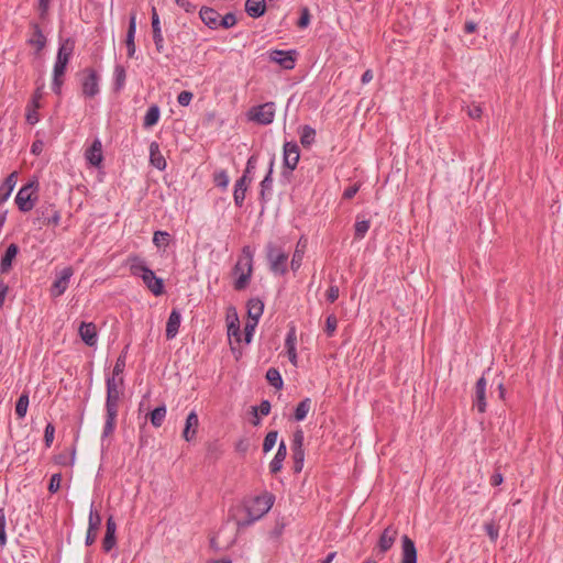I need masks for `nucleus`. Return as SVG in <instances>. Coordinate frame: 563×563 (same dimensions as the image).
<instances>
[{
  "instance_id": "22",
  "label": "nucleus",
  "mask_w": 563,
  "mask_h": 563,
  "mask_svg": "<svg viewBox=\"0 0 563 563\" xmlns=\"http://www.w3.org/2000/svg\"><path fill=\"white\" fill-rule=\"evenodd\" d=\"M79 336L88 346L92 347L98 342L97 327L93 322H81L78 329Z\"/></svg>"
},
{
  "instance_id": "18",
  "label": "nucleus",
  "mask_w": 563,
  "mask_h": 563,
  "mask_svg": "<svg viewBox=\"0 0 563 563\" xmlns=\"http://www.w3.org/2000/svg\"><path fill=\"white\" fill-rule=\"evenodd\" d=\"M486 388L487 380L484 376L479 377L475 384L474 395H473V407H475L478 412L484 413L486 411L487 402H486Z\"/></svg>"
},
{
  "instance_id": "44",
  "label": "nucleus",
  "mask_w": 563,
  "mask_h": 563,
  "mask_svg": "<svg viewBox=\"0 0 563 563\" xmlns=\"http://www.w3.org/2000/svg\"><path fill=\"white\" fill-rule=\"evenodd\" d=\"M266 379L273 387H275L277 389H280L283 387L284 382H283L282 375H280L279 371L275 367H271L267 369Z\"/></svg>"
},
{
  "instance_id": "34",
  "label": "nucleus",
  "mask_w": 563,
  "mask_h": 563,
  "mask_svg": "<svg viewBox=\"0 0 563 563\" xmlns=\"http://www.w3.org/2000/svg\"><path fill=\"white\" fill-rule=\"evenodd\" d=\"M249 184L250 183H247L245 180V177H240L235 181L234 190H233V199H234V203H235L236 207L241 208L243 206Z\"/></svg>"
},
{
  "instance_id": "29",
  "label": "nucleus",
  "mask_w": 563,
  "mask_h": 563,
  "mask_svg": "<svg viewBox=\"0 0 563 563\" xmlns=\"http://www.w3.org/2000/svg\"><path fill=\"white\" fill-rule=\"evenodd\" d=\"M18 179V173L12 172L0 185V205L4 203L11 196Z\"/></svg>"
},
{
  "instance_id": "8",
  "label": "nucleus",
  "mask_w": 563,
  "mask_h": 563,
  "mask_svg": "<svg viewBox=\"0 0 563 563\" xmlns=\"http://www.w3.org/2000/svg\"><path fill=\"white\" fill-rule=\"evenodd\" d=\"M80 87L85 98H95L100 92V75L93 68H86L80 74Z\"/></svg>"
},
{
  "instance_id": "27",
  "label": "nucleus",
  "mask_w": 563,
  "mask_h": 563,
  "mask_svg": "<svg viewBox=\"0 0 563 563\" xmlns=\"http://www.w3.org/2000/svg\"><path fill=\"white\" fill-rule=\"evenodd\" d=\"M198 426H199L198 415L196 413V411L189 412V415L186 418L185 428L183 431V438L188 442L194 440L196 437V433H197Z\"/></svg>"
},
{
  "instance_id": "45",
  "label": "nucleus",
  "mask_w": 563,
  "mask_h": 563,
  "mask_svg": "<svg viewBox=\"0 0 563 563\" xmlns=\"http://www.w3.org/2000/svg\"><path fill=\"white\" fill-rule=\"evenodd\" d=\"M256 167H257V156L251 155L247 158L245 169L241 177H245V180L251 184L253 180V174L255 173Z\"/></svg>"
},
{
  "instance_id": "33",
  "label": "nucleus",
  "mask_w": 563,
  "mask_h": 563,
  "mask_svg": "<svg viewBox=\"0 0 563 563\" xmlns=\"http://www.w3.org/2000/svg\"><path fill=\"white\" fill-rule=\"evenodd\" d=\"M75 49V41L71 37L59 38L56 56L66 60H70Z\"/></svg>"
},
{
  "instance_id": "37",
  "label": "nucleus",
  "mask_w": 563,
  "mask_h": 563,
  "mask_svg": "<svg viewBox=\"0 0 563 563\" xmlns=\"http://www.w3.org/2000/svg\"><path fill=\"white\" fill-rule=\"evenodd\" d=\"M126 70L121 64H115L113 69V90L120 91L125 86Z\"/></svg>"
},
{
  "instance_id": "38",
  "label": "nucleus",
  "mask_w": 563,
  "mask_h": 563,
  "mask_svg": "<svg viewBox=\"0 0 563 563\" xmlns=\"http://www.w3.org/2000/svg\"><path fill=\"white\" fill-rule=\"evenodd\" d=\"M161 117V109L157 104H152L148 107L144 118H143V126L145 129L152 128L157 124Z\"/></svg>"
},
{
  "instance_id": "52",
  "label": "nucleus",
  "mask_w": 563,
  "mask_h": 563,
  "mask_svg": "<svg viewBox=\"0 0 563 563\" xmlns=\"http://www.w3.org/2000/svg\"><path fill=\"white\" fill-rule=\"evenodd\" d=\"M236 22H238V20H236L235 14L232 12H229L224 16H222V18L220 16V20L218 23V29L219 27L231 29L236 24Z\"/></svg>"
},
{
  "instance_id": "6",
  "label": "nucleus",
  "mask_w": 563,
  "mask_h": 563,
  "mask_svg": "<svg viewBox=\"0 0 563 563\" xmlns=\"http://www.w3.org/2000/svg\"><path fill=\"white\" fill-rule=\"evenodd\" d=\"M60 221V213L51 202L41 203L35 210L34 224L42 227H56Z\"/></svg>"
},
{
  "instance_id": "39",
  "label": "nucleus",
  "mask_w": 563,
  "mask_h": 563,
  "mask_svg": "<svg viewBox=\"0 0 563 563\" xmlns=\"http://www.w3.org/2000/svg\"><path fill=\"white\" fill-rule=\"evenodd\" d=\"M312 401L309 397L303 398L295 408L294 419L303 421L311 409Z\"/></svg>"
},
{
  "instance_id": "46",
  "label": "nucleus",
  "mask_w": 563,
  "mask_h": 563,
  "mask_svg": "<svg viewBox=\"0 0 563 563\" xmlns=\"http://www.w3.org/2000/svg\"><path fill=\"white\" fill-rule=\"evenodd\" d=\"M369 227H371V222L368 219H360V217H357L356 222L354 224L355 238H357V239L364 238L365 234L367 233Z\"/></svg>"
},
{
  "instance_id": "1",
  "label": "nucleus",
  "mask_w": 563,
  "mask_h": 563,
  "mask_svg": "<svg viewBox=\"0 0 563 563\" xmlns=\"http://www.w3.org/2000/svg\"><path fill=\"white\" fill-rule=\"evenodd\" d=\"M123 377L107 376L106 386H107V399H106V421L101 434V439H106L110 437L117 426V417H118V405L120 400V387L123 385Z\"/></svg>"
},
{
  "instance_id": "42",
  "label": "nucleus",
  "mask_w": 563,
  "mask_h": 563,
  "mask_svg": "<svg viewBox=\"0 0 563 563\" xmlns=\"http://www.w3.org/2000/svg\"><path fill=\"white\" fill-rule=\"evenodd\" d=\"M128 349H129V345H126L120 353V355L118 356L117 361H115V364L113 366V369H112V375L113 377H122V374L124 372V368H125V363H126V355H128Z\"/></svg>"
},
{
  "instance_id": "21",
  "label": "nucleus",
  "mask_w": 563,
  "mask_h": 563,
  "mask_svg": "<svg viewBox=\"0 0 563 563\" xmlns=\"http://www.w3.org/2000/svg\"><path fill=\"white\" fill-rule=\"evenodd\" d=\"M30 26L32 29V34L26 40V43L30 46L35 47L36 53H40L46 46V43H47L46 36L43 34V31L38 23L31 22Z\"/></svg>"
},
{
  "instance_id": "19",
  "label": "nucleus",
  "mask_w": 563,
  "mask_h": 563,
  "mask_svg": "<svg viewBox=\"0 0 563 563\" xmlns=\"http://www.w3.org/2000/svg\"><path fill=\"white\" fill-rule=\"evenodd\" d=\"M85 158L93 167H99L103 161L102 154V142L99 137H96L92 144L86 148Z\"/></svg>"
},
{
  "instance_id": "55",
  "label": "nucleus",
  "mask_w": 563,
  "mask_h": 563,
  "mask_svg": "<svg viewBox=\"0 0 563 563\" xmlns=\"http://www.w3.org/2000/svg\"><path fill=\"white\" fill-rule=\"evenodd\" d=\"M305 433L301 429H297L292 434L291 450H303Z\"/></svg>"
},
{
  "instance_id": "32",
  "label": "nucleus",
  "mask_w": 563,
  "mask_h": 563,
  "mask_svg": "<svg viewBox=\"0 0 563 563\" xmlns=\"http://www.w3.org/2000/svg\"><path fill=\"white\" fill-rule=\"evenodd\" d=\"M245 12L252 19H258L266 12V0H246Z\"/></svg>"
},
{
  "instance_id": "13",
  "label": "nucleus",
  "mask_w": 563,
  "mask_h": 563,
  "mask_svg": "<svg viewBox=\"0 0 563 563\" xmlns=\"http://www.w3.org/2000/svg\"><path fill=\"white\" fill-rule=\"evenodd\" d=\"M74 269L70 266L64 267L51 286L49 292L53 298L60 297L68 288Z\"/></svg>"
},
{
  "instance_id": "9",
  "label": "nucleus",
  "mask_w": 563,
  "mask_h": 563,
  "mask_svg": "<svg viewBox=\"0 0 563 563\" xmlns=\"http://www.w3.org/2000/svg\"><path fill=\"white\" fill-rule=\"evenodd\" d=\"M398 528L395 525H388L380 533L373 552L376 558L383 559L384 555L393 548L397 537Z\"/></svg>"
},
{
  "instance_id": "7",
  "label": "nucleus",
  "mask_w": 563,
  "mask_h": 563,
  "mask_svg": "<svg viewBox=\"0 0 563 563\" xmlns=\"http://www.w3.org/2000/svg\"><path fill=\"white\" fill-rule=\"evenodd\" d=\"M300 159V148L296 141H286L283 145V165L285 169L282 173L283 178H289L296 169Z\"/></svg>"
},
{
  "instance_id": "23",
  "label": "nucleus",
  "mask_w": 563,
  "mask_h": 563,
  "mask_svg": "<svg viewBox=\"0 0 563 563\" xmlns=\"http://www.w3.org/2000/svg\"><path fill=\"white\" fill-rule=\"evenodd\" d=\"M401 563H417L415 542L407 534L401 537Z\"/></svg>"
},
{
  "instance_id": "58",
  "label": "nucleus",
  "mask_w": 563,
  "mask_h": 563,
  "mask_svg": "<svg viewBox=\"0 0 563 563\" xmlns=\"http://www.w3.org/2000/svg\"><path fill=\"white\" fill-rule=\"evenodd\" d=\"M5 525V511L3 508H0V547H4L7 543Z\"/></svg>"
},
{
  "instance_id": "17",
  "label": "nucleus",
  "mask_w": 563,
  "mask_h": 563,
  "mask_svg": "<svg viewBox=\"0 0 563 563\" xmlns=\"http://www.w3.org/2000/svg\"><path fill=\"white\" fill-rule=\"evenodd\" d=\"M68 60L59 58L56 56L54 66H53V79H52V90L56 95H60L62 87L64 84V75L66 73V68L68 65Z\"/></svg>"
},
{
  "instance_id": "47",
  "label": "nucleus",
  "mask_w": 563,
  "mask_h": 563,
  "mask_svg": "<svg viewBox=\"0 0 563 563\" xmlns=\"http://www.w3.org/2000/svg\"><path fill=\"white\" fill-rule=\"evenodd\" d=\"M75 455H76V450L74 448V449H71L70 456H68V454L66 452H62L55 456L54 461L56 464H58L60 466L74 465Z\"/></svg>"
},
{
  "instance_id": "50",
  "label": "nucleus",
  "mask_w": 563,
  "mask_h": 563,
  "mask_svg": "<svg viewBox=\"0 0 563 563\" xmlns=\"http://www.w3.org/2000/svg\"><path fill=\"white\" fill-rule=\"evenodd\" d=\"M292 460H294V472L300 473L303 467L305 450H294L292 451Z\"/></svg>"
},
{
  "instance_id": "25",
  "label": "nucleus",
  "mask_w": 563,
  "mask_h": 563,
  "mask_svg": "<svg viewBox=\"0 0 563 563\" xmlns=\"http://www.w3.org/2000/svg\"><path fill=\"white\" fill-rule=\"evenodd\" d=\"M135 34H136V13H131L129 19V26L125 37L126 52L129 57H133L136 52L135 46Z\"/></svg>"
},
{
  "instance_id": "4",
  "label": "nucleus",
  "mask_w": 563,
  "mask_h": 563,
  "mask_svg": "<svg viewBox=\"0 0 563 563\" xmlns=\"http://www.w3.org/2000/svg\"><path fill=\"white\" fill-rule=\"evenodd\" d=\"M253 272V254L250 249H243L242 255L238 258L234 267L233 275L236 277L234 280V289L243 290L247 287Z\"/></svg>"
},
{
  "instance_id": "20",
  "label": "nucleus",
  "mask_w": 563,
  "mask_h": 563,
  "mask_svg": "<svg viewBox=\"0 0 563 563\" xmlns=\"http://www.w3.org/2000/svg\"><path fill=\"white\" fill-rule=\"evenodd\" d=\"M117 523L112 516L107 519L106 534L102 540V550L109 553L117 544Z\"/></svg>"
},
{
  "instance_id": "64",
  "label": "nucleus",
  "mask_w": 563,
  "mask_h": 563,
  "mask_svg": "<svg viewBox=\"0 0 563 563\" xmlns=\"http://www.w3.org/2000/svg\"><path fill=\"white\" fill-rule=\"evenodd\" d=\"M192 98V92L184 90L178 95L177 102L183 107H187L191 102Z\"/></svg>"
},
{
  "instance_id": "11",
  "label": "nucleus",
  "mask_w": 563,
  "mask_h": 563,
  "mask_svg": "<svg viewBox=\"0 0 563 563\" xmlns=\"http://www.w3.org/2000/svg\"><path fill=\"white\" fill-rule=\"evenodd\" d=\"M268 59L286 70H291L296 66L298 52L296 49H269L267 52Z\"/></svg>"
},
{
  "instance_id": "3",
  "label": "nucleus",
  "mask_w": 563,
  "mask_h": 563,
  "mask_svg": "<svg viewBox=\"0 0 563 563\" xmlns=\"http://www.w3.org/2000/svg\"><path fill=\"white\" fill-rule=\"evenodd\" d=\"M130 271L133 276L141 277L148 290L155 296L164 294V282L137 257L132 258Z\"/></svg>"
},
{
  "instance_id": "51",
  "label": "nucleus",
  "mask_w": 563,
  "mask_h": 563,
  "mask_svg": "<svg viewBox=\"0 0 563 563\" xmlns=\"http://www.w3.org/2000/svg\"><path fill=\"white\" fill-rule=\"evenodd\" d=\"M484 530L492 542H496L499 537V527L492 520L485 522Z\"/></svg>"
},
{
  "instance_id": "63",
  "label": "nucleus",
  "mask_w": 563,
  "mask_h": 563,
  "mask_svg": "<svg viewBox=\"0 0 563 563\" xmlns=\"http://www.w3.org/2000/svg\"><path fill=\"white\" fill-rule=\"evenodd\" d=\"M297 336H296V328L292 325L290 327L286 340H285V346L286 349L296 347Z\"/></svg>"
},
{
  "instance_id": "57",
  "label": "nucleus",
  "mask_w": 563,
  "mask_h": 563,
  "mask_svg": "<svg viewBox=\"0 0 563 563\" xmlns=\"http://www.w3.org/2000/svg\"><path fill=\"white\" fill-rule=\"evenodd\" d=\"M467 115L473 120H478L482 118L483 108L478 103H472L466 107Z\"/></svg>"
},
{
  "instance_id": "54",
  "label": "nucleus",
  "mask_w": 563,
  "mask_h": 563,
  "mask_svg": "<svg viewBox=\"0 0 563 563\" xmlns=\"http://www.w3.org/2000/svg\"><path fill=\"white\" fill-rule=\"evenodd\" d=\"M336 327H338V319L335 317V314H330L327 317V320H325V333L329 338L333 336L335 331H336Z\"/></svg>"
},
{
  "instance_id": "5",
  "label": "nucleus",
  "mask_w": 563,
  "mask_h": 563,
  "mask_svg": "<svg viewBox=\"0 0 563 563\" xmlns=\"http://www.w3.org/2000/svg\"><path fill=\"white\" fill-rule=\"evenodd\" d=\"M37 192H38L37 179H32V180L27 181L25 185H23L19 189V191L14 198L18 209L24 213L31 211L34 208L35 202L37 201V198H38Z\"/></svg>"
},
{
  "instance_id": "40",
  "label": "nucleus",
  "mask_w": 563,
  "mask_h": 563,
  "mask_svg": "<svg viewBox=\"0 0 563 563\" xmlns=\"http://www.w3.org/2000/svg\"><path fill=\"white\" fill-rule=\"evenodd\" d=\"M167 409L165 405L156 407L154 410L150 412V420L154 428H159L165 418H166Z\"/></svg>"
},
{
  "instance_id": "62",
  "label": "nucleus",
  "mask_w": 563,
  "mask_h": 563,
  "mask_svg": "<svg viewBox=\"0 0 563 563\" xmlns=\"http://www.w3.org/2000/svg\"><path fill=\"white\" fill-rule=\"evenodd\" d=\"M258 323H255V321L247 320L245 327H244V341L249 344L252 341L253 333L255 331V328Z\"/></svg>"
},
{
  "instance_id": "41",
  "label": "nucleus",
  "mask_w": 563,
  "mask_h": 563,
  "mask_svg": "<svg viewBox=\"0 0 563 563\" xmlns=\"http://www.w3.org/2000/svg\"><path fill=\"white\" fill-rule=\"evenodd\" d=\"M230 310L233 312V319L228 324V335L234 336L236 342H241V329L236 310L233 307Z\"/></svg>"
},
{
  "instance_id": "53",
  "label": "nucleus",
  "mask_w": 563,
  "mask_h": 563,
  "mask_svg": "<svg viewBox=\"0 0 563 563\" xmlns=\"http://www.w3.org/2000/svg\"><path fill=\"white\" fill-rule=\"evenodd\" d=\"M213 180L217 187L225 189L229 185L230 178L228 173L222 169L214 174Z\"/></svg>"
},
{
  "instance_id": "31",
  "label": "nucleus",
  "mask_w": 563,
  "mask_h": 563,
  "mask_svg": "<svg viewBox=\"0 0 563 563\" xmlns=\"http://www.w3.org/2000/svg\"><path fill=\"white\" fill-rule=\"evenodd\" d=\"M287 456V446L284 440H282L278 444L277 452L274 459L269 463V472L272 474H277L283 468V462Z\"/></svg>"
},
{
  "instance_id": "49",
  "label": "nucleus",
  "mask_w": 563,
  "mask_h": 563,
  "mask_svg": "<svg viewBox=\"0 0 563 563\" xmlns=\"http://www.w3.org/2000/svg\"><path fill=\"white\" fill-rule=\"evenodd\" d=\"M278 438V431L272 430L269 431L263 441V452L268 453L276 444Z\"/></svg>"
},
{
  "instance_id": "15",
  "label": "nucleus",
  "mask_w": 563,
  "mask_h": 563,
  "mask_svg": "<svg viewBox=\"0 0 563 563\" xmlns=\"http://www.w3.org/2000/svg\"><path fill=\"white\" fill-rule=\"evenodd\" d=\"M151 26L153 33V42L155 44L156 52L163 54L165 52V42L161 27V21L155 7L151 10Z\"/></svg>"
},
{
  "instance_id": "61",
  "label": "nucleus",
  "mask_w": 563,
  "mask_h": 563,
  "mask_svg": "<svg viewBox=\"0 0 563 563\" xmlns=\"http://www.w3.org/2000/svg\"><path fill=\"white\" fill-rule=\"evenodd\" d=\"M25 120L29 124L34 125L40 121V115L37 110L31 108V106H26Z\"/></svg>"
},
{
  "instance_id": "56",
  "label": "nucleus",
  "mask_w": 563,
  "mask_h": 563,
  "mask_svg": "<svg viewBox=\"0 0 563 563\" xmlns=\"http://www.w3.org/2000/svg\"><path fill=\"white\" fill-rule=\"evenodd\" d=\"M303 255H305L303 249H295V252H294V255H292V258L290 262V267L294 272L298 271L299 267L301 266Z\"/></svg>"
},
{
  "instance_id": "35",
  "label": "nucleus",
  "mask_w": 563,
  "mask_h": 563,
  "mask_svg": "<svg viewBox=\"0 0 563 563\" xmlns=\"http://www.w3.org/2000/svg\"><path fill=\"white\" fill-rule=\"evenodd\" d=\"M300 144L305 148H309L314 142L317 132L311 125L305 124L299 128Z\"/></svg>"
},
{
  "instance_id": "24",
  "label": "nucleus",
  "mask_w": 563,
  "mask_h": 563,
  "mask_svg": "<svg viewBox=\"0 0 563 563\" xmlns=\"http://www.w3.org/2000/svg\"><path fill=\"white\" fill-rule=\"evenodd\" d=\"M181 322V313L178 309H173L168 316L167 322H166V330L165 335L167 340H173L176 338L179 331Z\"/></svg>"
},
{
  "instance_id": "30",
  "label": "nucleus",
  "mask_w": 563,
  "mask_h": 563,
  "mask_svg": "<svg viewBox=\"0 0 563 563\" xmlns=\"http://www.w3.org/2000/svg\"><path fill=\"white\" fill-rule=\"evenodd\" d=\"M247 309V318L249 320L255 321L258 323L263 312H264V302L260 298H251L246 302Z\"/></svg>"
},
{
  "instance_id": "36",
  "label": "nucleus",
  "mask_w": 563,
  "mask_h": 563,
  "mask_svg": "<svg viewBox=\"0 0 563 563\" xmlns=\"http://www.w3.org/2000/svg\"><path fill=\"white\" fill-rule=\"evenodd\" d=\"M20 249H7L0 260V274H8L12 268V262L16 257Z\"/></svg>"
},
{
  "instance_id": "12",
  "label": "nucleus",
  "mask_w": 563,
  "mask_h": 563,
  "mask_svg": "<svg viewBox=\"0 0 563 563\" xmlns=\"http://www.w3.org/2000/svg\"><path fill=\"white\" fill-rule=\"evenodd\" d=\"M267 258L274 274L284 275L286 273L288 254L284 252V249H268Z\"/></svg>"
},
{
  "instance_id": "59",
  "label": "nucleus",
  "mask_w": 563,
  "mask_h": 563,
  "mask_svg": "<svg viewBox=\"0 0 563 563\" xmlns=\"http://www.w3.org/2000/svg\"><path fill=\"white\" fill-rule=\"evenodd\" d=\"M55 427L52 422H48L44 430V443L46 448H51L54 441Z\"/></svg>"
},
{
  "instance_id": "26",
  "label": "nucleus",
  "mask_w": 563,
  "mask_h": 563,
  "mask_svg": "<svg viewBox=\"0 0 563 563\" xmlns=\"http://www.w3.org/2000/svg\"><path fill=\"white\" fill-rule=\"evenodd\" d=\"M150 163L152 166L163 172L167 167L166 159L159 150V144L153 141L150 144Z\"/></svg>"
},
{
  "instance_id": "14",
  "label": "nucleus",
  "mask_w": 563,
  "mask_h": 563,
  "mask_svg": "<svg viewBox=\"0 0 563 563\" xmlns=\"http://www.w3.org/2000/svg\"><path fill=\"white\" fill-rule=\"evenodd\" d=\"M101 522H102L101 515L99 514L98 510H95L93 505H91L90 512H89V519H88V529H87V534H86V539H85V544L87 547H90L96 542Z\"/></svg>"
},
{
  "instance_id": "10",
  "label": "nucleus",
  "mask_w": 563,
  "mask_h": 563,
  "mask_svg": "<svg viewBox=\"0 0 563 563\" xmlns=\"http://www.w3.org/2000/svg\"><path fill=\"white\" fill-rule=\"evenodd\" d=\"M275 103L269 101L263 104L254 106L249 110V119L261 125H268L275 118Z\"/></svg>"
},
{
  "instance_id": "2",
  "label": "nucleus",
  "mask_w": 563,
  "mask_h": 563,
  "mask_svg": "<svg viewBox=\"0 0 563 563\" xmlns=\"http://www.w3.org/2000/svg\"><path fill=\"white\" fill-rule=\"evenodd\" d=\"M274 500L275 497L272 494L265 493L245 501L244 508L247 517L246 519L239 521L238 525L240 527L251 526L271 510Z\"/></svg>"
},
{
  "instance_id": "48",
  "label": "nucleus",
  "mask_w": 563,
  "mask_h": 563,
  "mask_svg": "<svg viewBox=\"0 0 563 563\" xmlns=\"http://www.w3.org/2000/svg\"><path fill=\"white\" fill-rule=\"evenodd\" d=\"M172 242V235L166 231H156L153 235L155 246H168Z\"/></svg>"
},
{
  "instance_id": "60",
  "label": "nucleus",
  "mask_w": 563,
  "mask_h": 563,
  "mask_svg": "<svg viewBox=\"0 0 563 563\" xmlns=\"http://www.w3.org/2000/svg\"><path fill=\"white\" fill-rule=\"evenodd\" d=\"M60 483H62V474L60 473L53 474L49 479L48 492L51 494L57 493L60 488Z\"/></svg>"
},
{
  "instance_id": "16",
  "label": "nucleus",
  "mask_w": 563,
  "mask_h": 563,
  "mask_svg": "<svg viewBox=\"0 0 563 563\" xmlns=\"http://www.w3.org/2000/svg\"><path fill=\"white\" fill-rule=\"evenodd\" d=\"M275 157H271L268 163V169L260 184V200L263 203H266L271 200L273 195V172H274Z\"/></svg>"
},
{
  "instance_id": "43",
  "label": "nucleus",
  "mask_w": 563,
  "mask_h": 563,
  "mask_svg": "<svg viewBox=\"0 0 563 563\" xmlns=\"http://www.w3.org/2000/svg\"><path fill=\"white\" fill-rule=\"evenodd\" d=\"M29 407V395L27 393H23L20 395L15 402V415L18 418L22 419L25 417Z\"/></svg>"
},
{
  "instance_id": "28",
  "label": "nucleus",
  "mask_w": 563,
  "mask_h": 563,
  "mask_svg": "<svg viewBox=\"0 0 563 563\" xmlns=\"http://www.w3.org/2000/svg\"><path fill=\"white\" fill-rule=\"evenodd\" d=\"M199 16L201 21L211 30L218 29V23L220 20V14L217 10L209 7H202L199 11Z\"/></svg>"
}]
</instances>
